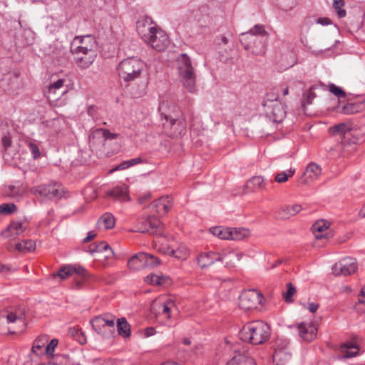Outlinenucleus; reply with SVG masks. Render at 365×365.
Returning a JSON list of instances; mask_svg holds the SVG:
<instances>
[{"label": "nucleus", "mask_w": 365, "mask_h": 365, "mask_svg": "<svg viewBox=\"0 0 365 365\" xmlns=\"http://www.w3.org/2000/svg\"><path fill=\"white\" fill-rule=\"evenodd\" d=\"M141 257L144 262L145 268L154 267L160 263V259L153 255L143 252V255H141Z\"/></svg>", "instance_id": "nucleus-39"}, {"label": "nucleus", "mask_w": 365, "mask_h": 365, "mask_svg": "<svg viewBox=\"0 0 365 365\" xmlns=\"http://www.w3.org/2000/svg\"><path fill=\"white\" fill-rule=\"evenodd\" d=\"M173 206V200L169 196H163L154 201L150 207L155 209L159 215H164L169 212Z\"/></svg>", "instance_id": "nucleus-19"}, {"label": "nucleus", "mask_w": 365, "mask_h": 365, "mask_svg": "<svg viewBox=\"0 0 365 365\" xmlns=\"http://www.w3.org/2000/svg\"><path fill=\"white\" fill-rule=\"evenodd\" d=\"M351 123L346 122L334 125L329 128V133L331 135L339 136L342 140L348 139L351 135Z\"/></svg>", "instance_id": "nucleus-17"}, {"label": "nucleus", "mask_w": 365, "mask_h": 365, "mask_svg": "<svg viewBox=\"0 0 365 365\" xmlns=\"http://www.w3.org/2000/svg\"><path fill=\"white\" fill-rule=\"evenodd\" d=\"M289 346V341L287 339L278 338L275 341V349L282 351H287Z\"/></svg>", "instance_id": "nucleus-55"}, {"label": "nucleus", "mask_w": 365, "mask_h": 365, "mask_svg": "<svg viewBox=\"0 0 365 365\" xmlns=\"http://www.w3.org/2000/svg\"><path fill=\"white\" fill-rule=\"evenodd\" d=\"M267 35L268 33L265 30L264 25L256 24L250 31L241 34L242 37L240 38V42L245 50H250L252 48V43L255 42V36H266Z\"/></svg>", "instance_id": "nucleus-12"}, {"label": "nucleus", "mask_w": 365, "mask_h": 365, "mask_svg": "<svg viewBox=\"0 0 365 365\" xmlns=\"http://www.w3.org/2000/svg\"><path fill=\"white\" fill-rule=\"evenodd\" d=\"M74 266L73 265H64L60 268V269L52 274L53 278L56 277H60L61 279H65L67 277L71 276L73 274Z\"/></svg>", "instance_id": "nucleus-35"}, {"label": "nucleus", "mask_w": 365, "mask_h": 365, "mask_svg": "<svg viewBox=\"0 0 365 365\" xmlns=\"http://www.w3.org/2000/svg\"><path fill=\"white\" fill-rule=\"evenodd\" d=\"M301 210L302 206L299 204H295L282 207L280 210V212L282 213V217L287 218L291 215H294L299 213Z\"/></svg>", "instance_id": "nucleus-32"}, {"label": "nucleus", "mask_w": 365, "mask_h": 365, "mask_svg": "<svg viewBox=\"0 0 365 365\" xmlns=\"http://www.w3.org/2000/svg\"><path fill=\"white\" fill-rule=\"evenodd\" d=\"M96 234L93 231H90L87 236L83 239V242L84 243L89 242L92 239H93L96 237Z\"/></svg>", "instance_id": "nucleus-62"}, {"label": "nucleus", "mask_w": 365, "mask_h": 365, "mask_svg": "<svg viewBox=\"0 0 365 365\" xmlns=\"http://www.w3.org/2000/svg\"><path fill=\"white\" fill-rule=\"evenodd\" d=\"M115 317L108 314H104L96 317L91 321L94 331L103 338L109 339L115 334Z\"/></svg>", "instance_id": "nucleus-5"}, {"label": "nucleus", "mask_w": 365, "mask_h": 365, "mask_svg": "<svg viewBox=\"0 0 365 365\" xmlns=\"http://www.w3.org/2000/svg\"><path fill=\"white\" fill-rule=\"evenodd\" d=\"M319 304H316V303H314V302H312V303H309L308 304V307H307V309L312 312V313H314L317 312V310L319 308Z\"/></svg>", "instance_id": "nucleus-61"}, {"label": "nucleus", "mask_w": 365, "mask_h": 365, "mask_svg": "<svg viewBox=\"0 0 365 365\" xmlns=\"http://www.w3.org/2000/svg\"><path fill=\"white\" fill-rule=\"evenodd\" d=\"M71 53L73 56L76 64L81 69L89 68L93 63L97 56L96 51H78L71 48Z\"/></svg>", "instance_id": "nucleus-11"}, {"label": "nucleus", "mask_w": 365, "mask_h": 365, "mask_svg": "<svg viewBox=\"0 0 365 365\" xmlns=\"http://www.w3.org/2000/svg\"><path fill=\"white\" fill-rule=\"evenodd\" d=\"M110 248L111 247L109 246V245L106 242H101L100 243L96 245L93 248H90L89 252L91 254H96L97 260H101V255H103V252Z\"/></svg>", "instance_id": "nucleus-36"}, {"label": "nucleus", "mask_w": 365, "mask_h": 365, "mask_svg": "<svg viewBox=\"0 0 365 365\" xmlns=\"http://www.w3.org/2000/svg\"><path fill=\"white\" fill-rule=\"evenodd\" d=\"M115 220L114 216L109 212L104 213L98 220L97 225L98 227L104 229H111L114 227Z\"/></svg>", "instance_id": "nucleus-27"}, {"label": "nucleus", "mask_w": 365, "mask_h": 365, "mask_svg": "<svg viewBox=\"0 0 365 365\" xmlns=\"http://www.w3.org/2000/svg\"><path fill=\"white\" fill-rule=\"evenodd\" d=\"M264 185V180L261 176H255L250 179L247 182L248 188L255 191L257 189L263 187Z\"/></svg>", "instance_id": "nucleus-38"}, {"label": "nucleus", "mask_w": 365, "mask_h": 365, "mask_svg": "<svg viewBox=\"0 0 365 365\" xmlns=\"http://www.w3.org/2000/svg\"><path fill=\"white\" fill-rule=\"evenodd\" d=\"M295 173L294 169H289L286 171H283L276 175L275 181L278 183H282L287 181L289 177H292Z\"/></svg>", "instance_id": "nucleus-46"}, {"label": "nucleus", "mask_w": 365, "mask_h": 365, "mask_svg": "<svg viewBox=\"0 0 365 365\" xmlns=\"http://www.w3.org/2000/svg\"><path fill=\"white\" fill-rule=\"evenodd\" d=\"M263 106L266 108V112L273 118L274 122H280L286 115V111L284 105L277 99L269 98V96L264 98Z\"/></svg>", "instance_id": "nucleus-9"}, {"label": "nucleus", "mask_w": 365, "mask_h": 365, "mask_svg": "<svg viewBox=\"0 0 365 365\" xmlns=\"http://www.w3.org/2000/svg\"><path fill=\"white\" fill-rule=\"evenodd\" d=\"M48 340L47 336H42L36 339L31 349L32 353L38 356L45 354V346Z\"/></svg>", "instance_id": "nucleus-26"}, {"label": "nucleus", "mask_w": 365, "mask_h": 365, "mask_svg": "<svg viewBox=\"0 0 365 365\" xmlns=\"http://www.w3.org/2000/svg\"><path fill=\"white\" fill-rule=\"evenodd\" d=\"M220 260L224 262L226 267H234L237 262L240 261L242 257V253L235 252L231 250H223L220 252Z\"/></svg>", "instance_id": "nucleus-22"}, {"label": "nucleus", "mask_w": 365, "mask_h": 365, "mask_svg": "<svg viewBox=\"0 0 365 365\" xmlns=\"http://www.w3.org/2000/svg\"><path fill=\"white\" fill-rule=\"evenodd\" d=\"M26 146L31 153L34 159H37L41 156V152L37 143L34 140H28L26 142Z\"/></svg>", "instance_id": "nucleus-47"}, {"label": "nucleus", "mask_w": 365, "mask_h": 365, "mask_svg": "<svg viewBox=\"0 0 365 365\" xmlns=\"http://www.w3.org/2000/svg\"><path fill=\"white\" fill-rule=\"evenodd\" d=\"M344 6V0H333V6L336 9L339 18H343L346 16V11L343 9Z\"/></svg>", "instance_id": "nucleus-49"}, {"label": "nucleus", "mask_w": 365, "mask_h": 365, "mask_svg": "<svg viewBox=\"0 0 365 365\" xmlns=\"http://www.w3.org/2000/svg\"><path fill=\"white\" fill-rule=\"evenodd\" d=\"M317 24H320L323 26H327L331 24V21L329 18H319L317 20Z\"/></svg>", "instance_id": "nucleus-60"}, {"label": "nucleus", "mask_w": 365, "mask_h": 365, "mask_svg": "<svg viewBox=\"0 0 365 365\" xmlns=\"http://www.w3.org/2000/svg\"><path fill=\"white\" fill-rule=\"evenodd\" d=\"M36 192L41 195L51 200L60 199L62 197L63 193V187L56 182L38 186L36 189Z\"/></svg>", "instance_id": "nucleus-14"}, {"label": "nucleus", "mask_w": 365, "mask_h": 365, "mask_svg": "<svg viewBox=\"0 0 365 365\" xmlns=\"http://www.w3.org/2000/svg\"><path fill=\"white\" fill-rule=\"evenodd\" d=\"M290 358V355L287 351H282L279 349H274L273 354V361L277 365L283 364L284 361H287Z\"/></svg>", "instance_id": "nucleus-43"}, {"label": "nucleus", "mask_w": 365, "mask_h": 365, "mask_svg": "<svg viewBox=\"0 0 365 365\" xmlns=\"http://www.w3.org/2000/svg\"><path fill=\"white\" fill-rule=\"evenodd\" d=\"M340 351L343 353L342 358L349 359L356 356L359 351L358 346L353 342H347L340 346Z\"/></svg>", "instance_id": "nucleus-25"}, {"label": "nucleus", "mask_w": 365, "mask_h": 365, "mask_svg": "<svg viewBox=\"0 0 365 365\" xmlns=\"http://www.w3.org/2000/svg\"><path fill=\"white\" fill-rule=\"evenodd\" d=\"M145 68V63L137 58H128L123 60L118 65L119 77L125 83L139 78Z\"/></svg>", "instance_id": "nucleus-3"}, {"label": "nucleus", "mask_w": 365, "mask_h": 365, "mask_svg": "<svg viewBox=\"0 0 365 365\" xmlns=\"http://www.w3.org/2000/svg\"><path fill=\"white\" fill-rule=\"evenodd\" d=\"M179 77L183 86L190 92L195 89L196 75L191 60L186 53H182L177 59Z\"/></svg>", "instance_id": "nucleus-4"}, {"label": "nucleus", "mask_w": 365, "mask_h": 365, "mask_svg": "<svg viewBox=\"0 0 365 365\" xmlns=\"http://www.w3.org/2000/svg\"><path fill=\"white\" fill-rule=\"evenodd\" d=\"M96 137H103L104 140L107 139L112 140L117 138V134L113 133L109 130L105 128H98L93 133V138Z\"/></svg>", "instance_id": "nucleus-41"}, {"label": "nucleus", "mask_w": 365, "mask_h": 365, "mask_svg": "<svg viewBox=\"0 0 365 365\" xmlns=\"http://www.w3.org/2000/svg\"><path fill=\"white\" fill-rule=\"evenodd\" d=\"M117 330L120 336L123 337H129L130 336V327L125 317L118 319Z\"/></svg>", "instance_id": "nucleus-29"}, {"label": "nucleus", "mask_w": 365, "mask_h": 365, "mask_svg": "<svg viewBox=\"0 0 365 365\" xmlns=\"http://www.w3.org/2000/svg\"><path fill=\"white\" fill-rule=\"evenodd\" d=\"M287 290L283 294V297L287 302H292V297L296 292V289L291 282L287 283Z\"/></svg>", "instance_id": "nucleus-51"}, {"label": "nucleus", "mask_w": 365, "mask_h": 365, "mask_svg": "<svg viewBox=\"0 0 365 365\" xmlns=\"http://www.w3.org/2000/svg\"><path fill=\"white\" fill-rule=\"evenodd\" d=\"M189 254V250L185 245H180L176 250H171L170 252V255L180 260H185Z\"/></svg>", "instance_id": "nucleus-34"}, {"label": "nucleus", "mask_w": 365, "mask_h": 365, "mask_svg": "<svg viewBox=\"0 0 365 365\" xmlns=\"http://www.w3.org/2000/svg\"><path fill=\"white\" fill-rule=\"evenodd\" d=\"M357 267L356 259L349 257H344L334 264L332 273L335 276H347L354 273Z\"/></svg>", "instance_id": "nucleus-10"}, {"label": "nucleus", "mask_w": 365, "mask_h": 365, "mask_svg": "<svg viewBox=\"0 0 365 365\" xmlns=\"http://www.w3.org/2000/svg\"><path fill=\"white\" fill-rule=\"evenodd\" d=\"M227 365H256L255 360L245 354L235 353Z\"/></svg>", "instance_id": "nucleus-24"}, {"label": "nucleus", "mask_w": 365, "mask_h": 365, "mask_svg": "<svg viewBox=\"0 0 365 365\" xmlns=\"http://www.w3.org/2000/svg\"><path fill=\"white\" fill-rule=\"evenodd\" d=\"M15 249L20 252H32L36 249V243L31 240H26L15 245Z\"/></svg>", "instance_id": "nucleus-31"}, {"label": "nucleus", "mask_w": 365, "mask_h": 365, "mask_svg": "<svg viewBox=\"0 0 365 365\" xmlns=\"http://www.w3.org/2000/svg\"><path fill=\"white\" fill-rule=\"evenodd\" d=\"M163 279L164 277L162 275L150 274L145 277V282L153 285H160L163 284Z\"/></svg>", "instance_id": "nucleus-48"}, {"label": "nucleus", "mask_w": 365, "mask_h": 365, "mask_svg": "<svg viewBox=\"0 0 365 365\" xmlns=\"http://www.w3.org/2000/svg\"><path fill=\"white\" fill-rule=\"evenodd\" d=\"M143 163V160L140 157H138V158H135L130 159L128 160H125V161L122 162L121 163H120L119 165H118L117 166H115L113 169V171L125 170V169H127L133 165H135L139 164V163Z\"/></svg>", "instance_id": "nucleus-37"}, {"label": "nucleus", "mask_w": 365, "mask_h": 365, "mask_svg": "<svg viewBox=\"0 0 365 365\" xmlns=\"http://www.w3.org/2000/svg\"><path fill=\"white\" fill-rule=\"evenodd\" d=\"M300 337L307 341H312L317 335V329L312 323H300L297 326Z\"/></svg>", "instance_id": "nucleus-18"}, {"label": "nucleus", "mask_w": 365, "mask_h": 365, "mask_svg": "<svg viewBox=\"0 0 365 365\" xmlns=\"http://www.w3.org/2000/svg\"><path fill=\"white\" fill-rule=\"evenodd\" d=\"M106 196L119 202H125L130 200L128 187L125 185L116 186L106 192Z\"/></svg>", "instance_id": "nucleus-21"}, {"label": "nucleus", "mask_w": 365, "mask_h": 365, "mask_svg": "<svg viewBox=\"0 0 365 365\" xmlns=\"http://www.w3.org/2000/svg\"><path fill=\"white\" fill-rule=\"evenodd\" d=\"M165 107V103L160 104L158 110L160 113L161 119L163 121V125L164 129L172 137H178L183 135L185 132V123L178 119H175L170 117L163 112V110Z\"/></svg>", "instance_id": "nucleus-6"}, {"label": "nucleus", "mask_w": 365, "mask_h": 365, "mask_svg": "<svg viewBox=\"0 0 365 365\" xmlns=\"http://www.w3.org/2000/svg\"><path fill=\"white\" fill-rule=\"evenodd\" d=\"M136 29L143 40L153 48L163 51L168 46L170 41L167 34L158 27L150 18L138 20Z\"/></svg>", "instance_id": "nucleus-1"}, {"label": "nucleus", "mask_w": 365, "mask_h": 365, "mask_svg": "<svg viewBox=\"0 0 365 365\" xmlns=\"http://www.w3.org/2000/svg\"><path fill=\"white\" fill-rule=\"evenodd\" d=\"M359 110V106L356 103H348L344 105L340 110V113L345 115L354 114Z\"/></svg>", "instance_id": "nucleus-44"}, {"label": "nucleus", "mask_w": 365, "mask_h": 365, "mask_svg": "<svg viewBox=\"0 0 365 365\" xmlns=\"http://www.w3.org/2000/svg\"><path fill=\"white\" fill-rule=\"evenodd\" d=\"M64 82L65 81L63 79H58L51 83L46 91L47 97L49 98H53V96L57 93V91L63 87Z\"/></svg>", "instance_id": "nucleus-40"}, {"label": "nucleus", "mask_w": 365, "mask_h": 365, "mask_svg": "<svg viewBox=\"0 0 365 365\" xmlns=\"http://www.w3.org/2000/svg\"><path fill=\"white\" fill-rule=\"evenodd\" d=\"M8 195L12 197H21L24 192V190L22 187H16L11 185L9 187Z\"/></svg>", "instance_id": "nucleus-54"}, {"label": "nucleus", "mask_w": 365, "mask_h": 365, "mask_svg": "<svg viewBox=\"0 0 365 365\" xmlns=\"http://www.w3.org/2000/svg\"><path fill=\"white\" fill-rule=\"evenodd\" d=\"M328 227H329V225H327V222H325L324 220H320V221L316 222L312 225V230L315 235V237L317 239H320V238L323 237L322 235L317 234V232H319V233L322 232L323 231L327 230Z\"/></svg>", "instance_id": "nucleus-42"}, {"label": "nucleus", "mask_w": 365, "mask_h": 365, "mask_svg": "<svg viewBox=\"0 0 365 365\" xmlns=\"http://www.w3.org/2000/svg\"><path fill=\"white\" fill-rule=\"evenodd\" d=\"M16 210V206L14 203H4L0 205L1 215H10Z\"/></svg>", "instance_id": "nucleus-50"}, {"label": "nucleus", "mask_w": 365, "mask_h": 365, "mask_svg": "<svg viewBox=\"0 0 365 365\" xmlns=\"http://www.w3.org/2000/svg\"><path fill=\"white\" fill-rule=\"evenodd\" d=\"M143 252L134 255L128 262V266L130 269L134 271L140 270L145 268L144 262L143 261Z\"/></svg>", "instance_id": "nucleus-28"}, {"label": "nucleus", "mask_w": 365, "mask_h": 365, "mask_svg": "<svg viewBox=\"0 0 365 365\" xmlns=\"http://www.w3.org/2000/svg\"><path fill=\"white\" fill-rule=\"evenodd\" d=\"M210 232L222 240H230V228L221 226L213 227L210 229Z\"/></svg>", "instance_id": "nucleus-30"}, {"label": "nucleus", "mask_w": 365, "mask_h": 365, "mask_svg": "<svg viewBox=\"0 0 365 365\" xmlns=\"http://www.w3.org/2000/svg\"><path fill=\"white\" fill-rule=\"evenodd\" d=\"M58 344V341L56 339H53L50 342L45 346V354L48 356L53 355L56 347Z\"/></svg>", "instance_id": "nucleus-53"}, {"label": "nucleus", "mask_w": 365, "mask_h": 365, "mask_svg": "<svg viewBox=\"0 0 365 365\" xmlns=\"http://www.w3.org/2000/svg\"><path fill=\"white\" fill-rule=\"evenodd\" d=\"M25 309L19 307L13 311H10L6 314V320L8 323H18L24 328L26 325L24 321Z\"/></svg>", "instance_id": "nucleus-23"}, {"label": "nucleus", "mask_w": 365, "mask_h": 365, "mask_svg": "<svg viewBox=\"0 0 365 365\" xmlns=\"http://www.w3.org/2000/svg\"><path fill=\"white\" fill-rule=\"evenodd\" d=\"M2 143L4 148H7L11 146V140L9 137L4 136L2 138Z\"/></svg>", "instance_id": "nucleus-64"}, {"label": "nucleus", "mask_w": 365, "mask_h": 365, "mask_svg": "<svg viewBox=\"0 0 365 365\" xmlns=\"http://www.w3.org/2000/svg\"><path fill=\"white\" fill-rule=\"evenodd\" d=\"M197 260L198 264L202 268H206L213 264L215 262H219L220 260V252L212 251L202 252L198 255Z\"/></svg>", "instance_id": "nucleus-20"}, {"label": "nucleus", "mask_w": 365, "mask_h": 365, "mask_svg": "<svg viewBox=\"0 0 365 365\" xmlns=\"http://www.w3.org/2000/svg\"><path fill=\"white\" fill-rule=\"evenodd\" d=\"M321 174V167L314 163H311L307 166L303 173L302 182L305 184L311 183L317 180Z\"/></svg>", "instance_id": "nucleus-16"}, {"label": "nucleus", "mask_w": 365, "mask_h": 365, "mask_svg": "<svg viewBox=\"0 0 365 365\" xmlns=\"http://www.w3.org/2000/svg\"><path fill=\"white\" fill-rule=\"evenodd\" d=\"M26 229L25 222L12 221L7 228L1 232V235L10 240H14L16 237L22 234Z\"/></svg>", "instance_id": "nucleus-15"}, {"label": "nucleus", "mask_w": 365, "mask_h": 365, "mask_svg": "<svg viewBox=\"0 0 365 365\" xmlns=\"http://www.w3.org/2000/svg\"><path fill=\"white\" fill-rule=\"evenodd\" d=\"M163 230L164 225L158 218L153 216H148L146 218L141 219L138 222L135 231L152 235L162 236Z\"/></svg>", "instance_id": "nucleus-7"}, {"label": "nucleus", "mask_w": 365, "mask_h": 365, "mask_svg": "<svg viewBox=\"0 0 365 365\" xmlns=\"http://www.w3.org/2000/svg\"><path fill=\"white\" fill-rule=\"evenodd\" d=\"M73 273H76L77 274L82 276L83 277H86L88 275L85 268L81 266L74 267Z\"/></svg>", "instance_id": "nucleus-57"}, {"label": "nucleus", "mask_w": 365, "mask_h": 365, "mask_svg": "<svg viewBox=\"0 0 365 365\" xmlns=\"http://www.w3.org/2000/svg\"><path fill=\"white\" fill-rule=\"evenodd\" d=\"M329 91L339 98L346 97L345 91L333 83L329 85Z\"/></svg>", "instance_id": "nucleus-52"}, {"label": "nucleus", "mask_w": 365, "mask_h": 365, "mask_svg": "<svg viewBox=\"0 0 365 365\" xmlns=\"http://www.w3.org/2000/svg\"><path fill=\"white\" fill-rule=\"evenodd\" d=\"M113 255H114V252H113V250L111 248L108 249V250H106L105 252H103V255H101V261L103 262L104 264H106V262H108V261L110 259L113 257Z\"/></svg>", "instance_id": "nucleus-56"}, {"label": "nucleus", "mask_w": 365, "mask_h": 365, "mask_svg": "<svg viewBox=\"0 0 365 365\" xmlns=\"http://www.w3.org/2000/svg\"><path fill=\"white\" fill-rule=\"evenodd\" d=\"M96 41L91 35L76 36L71 46V48L78 51H96Z\"/></svg>", "instance_id": "nucleus-13"}, {"label": "nucleus", "mask_w": 365, "mask_h": 365, "mask_svg": "<svg viewBox=\"0 0 365 365\" xmlns=\"http://www.w3.org/2000/svg\"><path fill=\"white\" fill-rule=\"evenodd\" d=\"M262 294L255 289L244 291L240 296V307L241 309L249 311L257 309L262 303Z\"/></svg>", "instance_id": "nucleus-8"}, {"label": "nucleus", "mask_w": 365, "mask_h": 365, "mask_svg": "<svg viewBox=\"0 0 365 365\" xmlns=\"http://www.w3.org/2000/svg\"><path fill=\"white\" fill-rule=\"evenodd\" d=\"M173 304L171 302H169L166 304H163V312L165 314H167V317L168 318H170V304Z\"/></svg>", "instance_id": "nucleus-58"}, {"label": "nucleus", "mask_w": 365, "mask_h": 365, "mask_svg": "<svg viewBox=\"0 0 365 365\" xmlns=\"http://www.w3.org/2000/svg\"><path fill=\"white\" fill-rule=\"evenodd\" d=\"M317 88V85L312 86L306 93H304V100L302 101V106L306 105H310L312 103L313 99L316 97V94L313 90Z\"/></svg>", "instance_id": "nucleus-45"}, {"label": "nucleus", "mask_w": 365, "mask_h": 365, "mask_svg": "<svg viewBox=\"0 0 365 365\" xmlns=\"http://www.w3.org/2000/svg\"><path fill=\"white\" fill-rule=\"evenodd\" d=\"M271 335L269 326L262 321L251 322L243 327L240 332V339L253 345H259L269 340Z\"/></svg>", "instance_id": "nucleus-2"}, {"label": "nucleus", "mask_w": 365, "mask_h": 365, "mask_svg": "<svg viewBox=\"0 0 365 365\" xmlns=\"http://www.w3.org/2000/svg\"><path fill=\"white\" fill-rule=\"evenodd\" d=\"M359 302L365 304V286L361 289L359 296Z\"/></svg>", "instance_id": "nucleus-63"}, {"label": "nucleus", "mask_w": 365, "mask_h": 365, "mask_svg": "<svg viewBox=\"0 0 365 365\" xmlns=\"http://www.w3.org/2000/svg\"><path fill=\"white\" fill-rule=\"evenodd\" d=\"M75 336L78 339L81 344H84L86 342L84 334L81 330L76 331Z\"/></svg>", "instance_id": "nucleus-59"}, {"label": "nucleus", "mask_w": 365, "mask_h": 365, "mask_svg": "<svg viewBox=\"0 0 365 365\" xmlns=\"http://www.w3.org/2000/svg\"><path fill=\"white\" fill-rule=\"evenodd\" d=\"M230 240H241L250 235V230L245 228H230Z\"/></svg>", "instance_id": "nucleus-33"}]
</instances>
